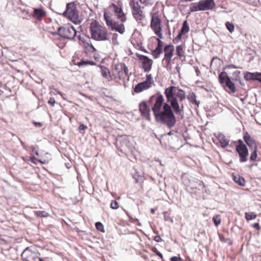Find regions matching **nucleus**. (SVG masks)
I'll use <instances>...</instances> for the list:
<instances>
[{
    "label": "nucleus",
    "instance_id": "nucleus-25",
    "mask_svg": "<svg viewBox=\"0 0 261 261\" xmlns=\"http://www.w3.org/2000/svg\"><path fill=\"white\" fill-rule=\"evenodd\" d=\"M174 96L178 97L180 101H182L186 98V95L185 92L181 89H178L177 91H175V89H173Z\"/></svg>",
    "mask_w": 261,
    "mask_h": 261
},
{
    "label": "nucleus",
    "instance_id": "nucleus-33",
    "mask_svg": "<svg viewBox=\"0 0 261 261\" xmlns=\"http://www.w3.org/2000/svg\"><path fill=\"white\" fill-rule=\"evenodd\" d=\"M257 73H252L250 72H247L245 74L244 77L247 81L250 80H256Z\"/></svg>",
    "mask_w": 261,
    "mask_h": 261
},
{
    "label": "nucleus",
    "instance_id": "nucleus-24",
    "mask_svg": "<svg viewBox=\"0 0 261 261\" xmlns=\"http://www.w3.org/2000/svg\"><path fill=\"white\" fill-rule=\"evenodd\" d=\"M200 2L199 1L198 3H192L191 4L190 7V10L191 12H196L198 11H203Z\"/></svg>",
    "mask_w": 261,
    "mask_h": 261
},
{
    "label": "nucleus",
    "instance_id": "nucleus-54",
    "mask_svg": "<svg viewBox=\"0 0 261 261\" xmlns=\"http://www.w3.org/2000/svg\"><path fill=\"white\" fill-rule=\"evenodd\" d=\"M155 253L156 254L160 256L161 258H163V255L162 254V253L161 252H160L159 251H158L156 249H155Z\"/></svg>",
    "mask_w": 261,
    "mask_h": 261
},
{
    "label": "nucleus",
    "instance_id": "nucleus-30",
    "mask_svg": "<svg viewBox=\"0 0 261 261\" xmlns=\"http://www.w3.org/2000/svg\"><path fill=\"white\" fill-rule=\"evenodd\" d=\"M196 97L195 94L193 92H190L187 96L188 99L190 102L194 103L196 105L198 106L199 102L196 100Z\"/></svg>",
    "mask_w": 261,
    "mask_h": 261
},
{
    "label": "nucleus",
    "instance_id": "nucleus-40",
    "mask_svg": "<svg viewBox=\"0 0 261 261\" xmlns=\"http://www.w3.org/2000/svg\"><path fill=\"white\" fill-rule=\"evenodd\" d=\"M118 34L116 33H114L112 35V43L114 44L117 45L119 44V42L118 41Z\"/></svg>",
    "mask_w": 261,
    "mask_h": 261
},
{
    "label": "nucleus",
    "instance_id": "nucleus-1",
    "mask_svg": "<svg viewBox=\"0 0 261 261\" xmlns=\"http://www.w3.org/2000/svg\"><path fill=\"white\" fill-rule=\"evenodd\" d=\"M163 101L164 98L162 95H157L152 110L156 121L171 128L175 125L176 119L170 105L165 103L162 109Z\"/></svg>",
    "mask_w": 261,
    "mask_h": 261
},
{
    "label": "nucleus",
    "instance_id": "nucleus-61",
    "mask_svg": "<svg viewBox=\"0 0 261 261\" xmlns=\"http://www.w3.org/2000/svg\"><path fill=\"white\" fill-rule=\"evenodd\" d=\"M180 67L178 66V65H177L175 67V69L176 70V71L178 72V73H179V71H180Z\"/></svg>",
    "mask_w": 261,
    "mask_h": 261
},
{
    "label": "nucleus",
    "instance_id": "nucleus-55",
    "mask_svg": "<svg viewBox=\"0 0 261 261\" xmlns=\"http://www.w3.org/2000/svg\"><path fill=\"white\" fill-rule=\"evenodd\" d=\"M151 75H148L146 76V80L145 81H147L148 82H151Z\"/></svg>",
    "mask_w": 261,
    "mask_h": 261
},
{
    "label": "nucleus",
    "instance_id": "nucleus-12",
    "mask_svg": "<svg viewBox=\"0 0 261 261\" xmlns=\"http://www.w3.org/2000/svg\"><path fill=\"white\" fill-rule=\"evenodd\" d=\"M161 21L158 15H153L151 18V28L154 33L160 38H162L161 27Z\"/></svg>",
    "mask_w": 261,
    "mask_h": 261
},
{
    "label": "nucleus",
    "instance_id": "nucleus-15",
    "mask_svg": "<svg viewBox=\"0 0 261 261\" xmlns=\"http://www.w3.org/2000/svg\"><path fill=\"white\" fill-rule=\"evenodd\" d=\"M139 111L143 117L150 120V109L145 101H142L139 104Z\"/></svg>",
    "mask_w": 261,
    "mask_h": 261
},
{
    "label": "nucleus",
    "instance_id": "nucleus-39",
    "mask_svg": "<svg viewBox=\"0 0 261 261\" xmlns=\"http://www.w3.org/2000/svg\"><path fill=\"white\" fill-rule=\"evenodd\" d=\"M213 221L216 226H218L221 223V218L219 215H217L213 218Z\"/></svg>",
    "mask_w": 261,
    "mask_h": 261
},
{
    "label": "nucleus",
    "instance_id": "nucleus-31",
    "mask_svg": "<svg viewBox=\"0 0 261 261\" xmlns=\"http://www.w3.org/2000/svg\"><path fill=\"white\" fill-rule=\"evenodd\" d=\"M77 65L79 66H87V65H91L93 66L96 65V63L93 61H88V60H81L80 62L77 63Z\"/></svg>",
    "mask_w": 261,
    "mask_h": 261
},
{
    "label": "nucleus",
    "instance_id": "nucleus-38",
    "mask_svg": "<svg viewBox=\"0 0 261 261\" xmlns=\"http://www.w3.org/2000/svg\"><path fill=\"white\" fill-rule=\"evenodd\" d=\"M225 26L230 33H232L234 31V25L232 23L227 21Z\"/></svg>",
    "mask_w": 261,
    "mask_h": 261
},
{
    "label": "nucleus",
    "instance_id": "nucleus-13",
    "mask_svg": "<svg viewBox=\"0 0 261 261\" xmlns=\"http://www.w3.org/2000/svg\"><path fill=\"white\" fill-rule=\"evenodd\" d=\"M236 149L240 156V162H246L248 155V150L246 146L244 144H239L236 146Z\"/></svg>",
    "mask_w": 261,
    "mask_h": 261
},
{
    "label": "nucleus",
    "instance_id": "nucleus-51",
    "mask_svg": "<svg viewBox=\"0 0 261 261\" xmlns=\"http://www.w3.org/2000/svg\"><path fill=\"white\" fill-rule=\"evenodd\" d=\"M256 80L259 81L261 83V72L257 73Z\"/></svg>",
    "mask_w": 261,
    "mask_h": 261
},
{
    "label": "nucleus",
    "instance_id": "nucleus-37",
    "mask_svg": "<svg viewBox=\"0 0 261 261\" xmlns=\"http://www.w3.org/2000/svg\"><path fill=\"white\" fill-rule=\"evenodd\" d=\"M253 151L251 152L250 156V160L251 161H255L257 158V147L253 148Z\"/></svg>",
    "mask_w": 261,
    "mask_h": 261
},
{
    "label": "nucleus",
    "instance_id": "nucleus-16",
    "mask_svg": "<svg viewBox=\"0 0 261 261\" xmlns=\"http://www.w3.org/2000/svg\"><path fill=\"white\" fill-rule=\"evenodd\" d=\"M140 60L142 62V67L144 71L146 72L150 71L151 69L153 61L145 56H142Z\"/></svg>",
    "mask_w": 261,
    "mask_h": 261
},
{
    "label": "nucleus",
    "instance_id": "nucleus-50",
    "mask_svg": "<svg viewBox=\"0 0 261 261\" xmlns=\"http://www.w3.org/2000/svg\"><path fill=\"white\" fill-rule=\"evenodd\" d=\"M30 149H32V151H34V152H35V154H36L37 155H39V153H38V151H37V150H36V148H35V146H31L30 147Z\"/></svg>",
    "mask_w": 261,
    "mask_h": 261
},
{
    "label": "nucleus",
    "instance_id": "nucleus-36",
    "mask_svg": "<svg viewBox=\"0 0 261 261\" xmlns=\"http://www.w3.org/2000/svg\"><path fill=\"white\" fill-rule=\"evenodd\" d=\"M189 31V27L188 25L187 24V21H185L183 23L182 27L180 31L181 32V33L185 34L186 33H188Z\"/></svg>",
    "mask_w": 261,
    "mask_h": 261
},
{
    "label": "nucleus",
    "instance_id": "nucleus-11",
    "mask_svg": "<svg viewBox=\"0 0 261 261\" xmlns=\"http://www.w3.org/2000/svg\"><path fill=\"white\" fill-rule=\"evenodd\" d=\"M108 11L113 12L117 19L120 20L121 22L123 23L126 21L125 14L121 7H119L115 4H112L109 6Z\"/></svg>",
    "mask_w": 261,
    "mask_h": 261
},
{
    "label": "nucleus",
    "instance_id": "nucleus-43",
    "mask_svg": "<svg viewBox=\"0 0 261 261\" xmlns=\"http://www.w3.org/2000/svg\"><path fill=\"white\" fill-rule=\"evenodd\" d=\"M87 128V127L83 124H81L79 127V132L82 134H84L85 130Z\"/></svg>",
    "mask_w": 261,
    "mask_h": 261
},
{
    "label": "nucleus",
    "instance_id": "nucleus-46",
    "mask_svg": "<svg viewBox=\"0 0 261 261\" xmlns=\"http://www.w3.org/2000/svg\"><path fill=\"white\" fill-rule=\"evenodd\" d=\"M162 38H160L158 37V38H156V41H158V45L156 48L162 49L163 48V42L161 40V39Z\"/></svg>",
    "mask_w": 261,
    "mask_h": 261
},
{
    "label": "nucleus",
    "instance_id": "nucleus-2",
    "mask_svg": "<svg viewBox=\"0 0 261 261\" xmlns=\"http://www.w3.org/2000/svg\"><path fill=\"white\" fill-rule=\"evenodd\" d=\"M90 31L92 39L98 41H103L108 40V34L107 29L100 25L96 20L90 24Z\"/></svg>",
    "mask_w": 261,
    "mask_h": 261
},
{
    "label": "nucleus",
    "instance_id": "nucleus-52",
    "mask_svg": "<svg viewBox=\"0 0 261 261\" xmlns=\"http://www.w3.org/2000/svg\"><path fill=\"white\" fill-rule=\"evenodd\" d=\"M154 240L155 242H160L162 241V239L161 238V237L159 236H156L154 238Z\"/></svg>",
    "mask_w": 261,
    "mask_h": 261
},
{
    "label": "nucleus",
    "instance_id": "nucleus-23",
    "mask_svg": "<svg viewBox=\"0 0 261 261\" xmlns=\"http://www.w3.org/2000/svg\"><path fill=\"white\" fill-rule=\"evenodd\" d=\"M100 68L102 76L106 78L108 81H111L113 79V77L110 74L109 69L103 66H100Z\"/></svg>",
    "mask_w": 261,
    "mask_h": 261
},
{
    "label": "nucleus",
    "instance_id": "nucleus-62",
    "mask_svg": "<svg viewBox=\"0 0 261 261\" xmlns=\"http://www.w3.org/2000/svg\"><path fill=\"white\" fill-rule=\"evenodd\" d=\"M139 2L142 4H146L147 0H139Z\"/></svg>",
    "mask_w": 261,
    "mask_h": 261
},
{
    "label": "nucleus",
    "instance_id": "nucleus-19",
    "mask_svg": "<svg viewBox=\"0 0 261 261\" xmlns=\"http://www.w3.org/2000/svg\"><path fill=\"white\" fill-rule=\"evenodd\" d=\"M203 11L213 9L215 6L214 0H201L200 1Z\"/></svg>",
    "mask_w": 261,
    "mask_h": 261
},
{
    "label": "nucleus",
    "instance_id": "nucleus-3",
    "mask_svg": "<svg viewBox=\"0 0 261 261\" xmlns=\"http://www.w3.org/2000/svg\"><path fill=\"white\" fill-rule=\"evenodd\" d=\"M115 144L121 152L127 154L133 153L134 150V141L133 139L126 135L118 136L116 138Z\"/></svg>",
    "mask_w": 261,
    "mask_h": 261
},
{
    "label": "nucleus",
    "instance_id": "nucleus-32",
    "mask_svg": "<svg viewBox=\"0 0 261 261\" xmlns=\"http://www.w3.org/2000/svg\"><path fill=\"white\" fill-rule=\"evenodd\" d=\"M176 55L180 58L185 56V51L184 50L183 47L181 45L176 46Z\"/></svg>",
    "mask_w": 261,
    "mask_h": 261
},
{
    "label": "nucleus",
    "instance_id": "nucleus-27",
    "mask_svg": "<svg viewBox=\"0 0 261 261\" xmlns=\"http://www.w3.org/2000/svg\"><path fill=\"white\" fill-rule=\"evenodd\" d=\"M111 15H112L110 11H105L104 13L103 17L106 20V24L108 27L112 24V23L114 22L112 19Z\"/></svg>",
    "mask_w": 261,
    "mask_h": 261
},
{
    "label": "nucleus",
    "instance_id": "nucleus-53",
    "mask_svg": "<svg viewBox=\"0 0 261 261\" xmlns=\"http://www.w3.org/2000/svg\"><path fill=\"white\" fill-rule=\"evenodd\" d=\"M253 227L259 230L260 229V226L259 225V224L257 223H255L253 225Z\"/></svg>",
    "mask_w": 261,
    "mask_h": 261
},
{
    "label": "nucleus",
    "instance_id": "nucleus-49",
    "mask_svg": "<svg viewBox=\"0 0 261 261\" xmlns=\"http://www.w3.org/2000/svg\"><path fill=\"white\" fill-rule=\"evenodd\" d=\"M171 261H181V259L180 257L173 256L171 258Z\"/></svg>",
    "mask_w": 261,
    "mask_h": 261
},
{
    "label": "nucleus",
    "instance_id": "nucleus-7",
    "mask_svg": "<svg viewBox=\"0 0 261 261\" xmlns=\"http://www.w3.org/2000/svg\"><path fill=\"white\" fill-rule=\"evenodd\" d=\"M63 15L74 23H79L80 22L78 12L74 3H70L67 4L66 10L64 12Z\"/></svg>",
    "mask_w": 261,
    "mask_h": 261
},
{
    "label": "nucleus",
    "instance_id": "nucleus-48",
    "mask_svg": "<svg viewBox=\"0 0 261 261\" xmlns=\"http://www.w3.org/2000/svg\"><path fill=\"white\" fill-rule=\"evenodd\" d=\"M123 72L127 75L128 73V69L127 67L124 64V68H123Z\"/></svg>",
    "mask_w": 261,
    "mask_h": 261
},
{
    "label": "nucleus",
    "instance_id": "nucleus-22",
    "mask_svg": "<svg viewBox=\"0 0 261 261\" xmlns=\"http://www.w3.org/2000/svg\"><path fill=\"white\" fill-rule=\"evenodd\" d=\"M244 139L246 144L249 146L253 148L256 147V145L254 140L251 137L249 134L246 132L244 135Z\"/></svg>",
    "mask_w": 261,
    "mask_h": 261
},
{
    "label": "nucleus",
    "instance_id": "nucleus-20",
    "mask_svg": "<svg viewBox=\"0 0 261 261\" xmlns=\"http://www.w3.org/2000/svg\"><path fill=\"white\" fill-rule=\"evenodd\" d=\"M123 68H124V64L120 63L115 65L113 76L115 78L118 77L121 79L123 74Z\"/></svg>",
    "mask_w": 261,
    "mask_h": 261
},
{
    "label": "nucleus",
    "instance_id": "nucleus-29",
    "mask_svg": "<svg viewBox=\"0 0 261 261\" xmlns=\"http://www.w3.org/2000/svg\"><path fill=\"white\" fill-rule=\"evenodd\" d=\"M85 51L86 53H94L96 51V49L92 44L87 43L85 44Z\"/></svg>",
    "mask_w": 261,
    "mask_h": 261
},
{
    "label": "nucleus",
    "instance_id": "nucleus-35",
    "mask_svg": "<svg viewBox=\"0 0 261 261\" xmlns=\"http://www.w3.org/2000/svg\"><path fill=\"white\" fill-rule=\"evenodd\" d=\"M256 218V215L252 212L245 213V218L247 221H250L255 219Z\"/></svg>",
    "mask_w": 261,
    "mask_h": 261
},
{
    "label": "nucleus",
    "instance_id": "nucleus-8",
    "mask_svg": "<svg viewBox=\"0 0 261 261\" xmlns=\"http://www.w3.org/2000/svg\"><path fill=\"white\" fill-rule=\"evenodd\" d=\"M58 33L61 36L69 39H74L77 34L74 27L70 25L59 28Z\"/></svg>",
    "mask_w": 261,
    "mask_h": 261
},
{
    "label": "nucleus",
    "instance_id": "nucleus-44",
    "mask_svg": "<svg viewBox=\"0 0 261 261\" xmlns=\"http://www.w3.org/2000/svg\"><path fill=\"white\" fill-rule=\"evenodd\" d=\"M163 215H164V220L166 221H170L171 223L173 222V219L169 216L167 215V212H164L163 213Z\"/></svg>",
    "mask_w": 261,
    "mask_h": 261
},
{
    "label": "nucleus",
    "instance_id": "nucleus-64",
    "mask_svg": "<svg viewBox=\"0 0 261 261\" xmlns=\"http://www.w3.org/2000/svg\"><path fill=\"white\" fill-rule=\"evenodd\" d=\"M150 212H151V213L152 214H153V213H154V212H155L154 209V208H151V210H150Z\"/></svg>",
    "mask_w": 261,
    "mask_h": 261
},
{
    "label": "nucleus",
    "instance_id": "nucleus-60",
    "mask_svg": "<svg viewBox=\"0 0 261 261\" xmlns=\"http://www.w3.org/2000/svg\"><path fill=\"white\" fill-rule=\"evenodd\" d=\"M57 92H58V94H59L62 97V98H63L64 99H65L64 98V94L63 93H62L60 91H57Z\"/></svg>",
    "mask_w": 261,
    "mask_h": 261
},
{
    "label": "nucleus",
    "instance_id": "nucleus-17",
    "mask_svg": "<svg viewBox=\"0 0 261 261\" xmlns=\"http://www.w3.org/2000/svg\"><path fill=\"white\" fill-rule=\"evenodd\" d=\"M109 27L112 31L118 32L121 34H123L125 32V27L122 22L119 23L117 22H113Z\"/></svg>",
    "mask_w": 261,
    "mask_h": 261
},
{
    "label": "nucleus",
    "instance_id": "nucleus-56",
    "mask_svg": "<svg viewBox=\"0 0 261 261\" xmlns=\"http://www.w3.org/2000/svg\"><path fill=\"white\" fill-rule=\"evenodd\" d=\"M20 141L21 144V145H22V146L23 148L24 149L27 150V147H26V146L25 145L23 141H22L21 140H20Z\"/></svg>",
    "mask_w": 261,
    "mask_h": 261
},
{
    "label": "nucleus",
    "instance_id": "nucleus-21",
    "mask_svg": "<svg viewBox=\"0 0 261 261\" xmlns=\"http://www.w3.org/2000/svg\"><path fill=\"white\" fill-rule=\"evenodd\" d=\"M217 139L222 148H225L228 146L229 140L226 138L224 135L219 134L217 136Z\"/></svg>",
    "mask_w": 261,
    "mask_h": 261
},
{
    "label": "nucleus",
    "instance_id": "nucleus-41",
    "mask_svg": "<svg viewBox=\"0 0 261 261\" xmlns=\"http://www.w3.org/2000/svg\"><path fill=\"white\" fill-rule=\"evenodd\" d=\"M36 214L38 217H46L48 216V213L45 211H37Z\"/></svg>",
    "mask_w": 261,
    "mask_h": 261
},
{
    "label": "nucleus",
    "instance_id": "nucleus-9",
    "mask_svg": "<svg viewBox=\"0 0 261 261\" xmlns=\"http://www.w3.org/2000/svg\"><path fill=\"white\" fill-rule=\"evenodd\" d=\"M38 252L32 251L30 247H27L21 253V257L24 261H42Z\"/></svg>",
    "mask_w": 261,
    "mask_h": 261
},
{
    "label": "nucleus",
    "instance_id": "nucleus-6",
    "mask_svg": "<svg viewBox=\"0 0 261 261\" xmlns=\"http://www.w3.org/2000/svg\"><path fill=\"white\" fill-rule=\"evenodd\" d=\"M129 5L134 18L138 22L142 21L145 18L143 11L144 7L141 6L137 0H130Z\"/></svg>",
    "mask_w": 261,
    "mask_h": 261
},
{
    "label": "nucleus",
    "instance_id": "nucleus-14",
    "mask_svg": "<svg viewBox=\"0 0 261 261\" xmlns=\"http://www.w3.org/2000/svg\"><path fill=\"white\" fill-rule=\"evenodd\" d=\"M174 50V46L171 44L166 45L164 47V58L163 60V62H165L166 66H168L171 62V58L173 55Z\"/></svg>",
    "mask_w": 261,
    "mask_h": 261
},
{
    "label": "nucleus",
    "instance_id": "nucleus-57",
    "mask_svg": "<svg viewBox=\"0 0 261 261\" xmlns=\"http://www.w3.org/2000/svg\"><path fill=\"white\" fill-rule=\"evenodd\" d=\"M194 68H195V71L196 72L197 75H198L199 73H200V72L199 69H198V68L197 67H195Z\"/></svg>",
    "mask_w": 261,
    "mask_h": 261
},
{
    "label": "nucleus",
    "instance_id": "nucleus-28",
    "mask_svg": "<svg viewBox=\"0 0 261 261\" xmlns=\"http://www.w3.org/2000/svg\"><path fill=\"white\" fill-rule=\"evenodd\" d=\"M233 180L236 183H237L240 186H244L245 185V181L244 178L240 175H238L236 176H234Z\"/></svg>",
    "mask_w": 261,
    "mask_h": 261
},
{
    "label": "nucleus",
    "instance_id": "nucleus-63",
    "mask_svg": "<svg viewBox=\"0 0 261 261\" xmlns=\"http://www.w3.org/2000/svg\"><path fill=\"white\" fill-rule=\"evenodd\" d=\"M228 68H237V67L233 65H230L228 66Z\"/></svg>",
    "mask_w": 261,
    "mask_h": 261
},
{
    "label": "nucleus",
    "instance_id": "nucleus-18",
    "mask_svg": "<svg viewBox=\"0 0 261 261\" xmlns=\"http://www.w3.org/2000/svg\"><path fill=\"white\" fill-rule=\"evenodd\" d=\"M151 82L144 81L137 84L134 89V91L136 93H139L142 91L146 90L151 87Z\"/></svg>",
    "mask_w": 261,
    "mask_h": 261
},
{
    "label": "nucleus",
    "instance_id": "nucleus-26",
    "mask_svg": "<svg viewBox=\"0 0 261 261\" xmlns=\"http://www.w3.org/2000/svg\"><path fill=\"white\" fill-rule=\"evenodd\" d=\"M45 15V13L41 9H34L33 16L36 19H40Z\"/></svg>",
    "mask_w": 261,
    "mask_h": 261
},
{
    "label": "nucleus",
    "instance_id": "nucleus-42",
    "mask_svg": "<svg viewBox=\"0 0 261 261\" xmlns=\"http://www.w3.org/2000/svg\"><path fill=\"white\" fill-rule=\"evenodd\" d=\"M95 227L96 229L101 232H104L103 225L101 222H97L95 223Z\"/></svg>",
    "mask_w": 261,
    "mask_h": 261
},
{
    "label": "nucleus",
    "instance_id": "nucleus-34",
    "mask_svg": "<svg viewBox=\"0 0 261 261\" xmlns=\"http://www.w3.org/2000/svg\"><path fill=\"white\" fill-rule=\"evenodd\" d=\"M162 53V49L155 48L154 50L152 51L151 54L154 57V58L156 59L158 58L160 56V55Z\"/></svg>",
    "mask_w": 261,
    "mask_h": 261
},
{
    "label": "nucleus",
    "instance_id": "nucleus-4",
    "mask_svg": "<svg viewBox=\"0 0 261 261\" xmlns=\"http://www.w3.org/2000/svg\"><path fill=\"white\" fill-rule=\"evenodd\" d=\"M176 89V88L174 86H170L169 88H166L165 91V94L168 102L170 103L171 108L172 107L173 108V111L176 114H179L181 110L177 99L174 96L173 89Z\"/></svg>",
    "mask_w": 261,
    "mask_h": 261
},
{
    "label": "nucleus",
    "instance_id": "nucleus-5",
    "mask_svg": "<svg viewBox=\"0 0 261 261\" xmlns=\"http://www.w3.org/2000/svg\"><path fill=\"white\" fill-rule=\"evenodd\" d=\"M176 89V88L174 86H170L169 88H166L165 91V94L168 102L170 103L171 108L172 107L173 108V111L176 114H179L181 110L177 99L174 96L173 89Z\"/></svg>",
    "mask_w": 261,
    "mask_h": 261
},
{
    "label": "nucleus",
    "instance_id": "nucleus-45",
    "mask_svg": "<svg viewBox=\"0 0 261 261\" xmlns=\"http://www.w3.org/2000/svg\"><path fill=\"white\" fill-rule=\"evenodd\" d=\"M111 207L113 209H117L119 207L118 203L115 200L112 201L111 203Z\"/></svg>",
    "mask_w": 261,
    "mask_h": 261
},
{
    "label": "nucleus",
    "instance_id": "nucleus-10",
    "mask_svg": "<svg viewBox=\"0 0 261 261\" xmlns=\"http://www.w3.org/2000/svg\"><path fill=\"white\" fill-rule=\"evenodd\" d=\"M219 82L225 86L229 89V92L234 93L236 92V87L233 83L230 80L227 74L225 72H221L219 75Z\"/></svg>",
    "mask_w": 261,
    "mask_h": 261
},
{
    "label": "nucleus",
    "instance_id": "nucleus-58",
    "mask_svg": "<svg viewBox=\"0 0 261 261\" xmlns=\"http://www.w3.org/2000/svg\"><path fill=\"white\" fill-rule=\"evenodd\" d=\"M34 123L36 126L40 127L42 126V124L40 122H35Z\"/></svg>",
    "mask_w": 261,
    "mask_h": 261
},
{
    "label": "nucleus",
    "instance_id": "nucleus-47",
    "mask_svg": "<svg viewBox=\"0 0 261 261\" xmlns=\"http://www.w3.org/2000/svg\"><path fill=\"white\" fill-rule=\"evenodd\" d=\"M48 103L51 106L54 107L55 106V103H56L55 98L52 97L50 98V99L48 101Z\"/></svg>",
    "mask_w": 261,
    "mask_h": 261
},
{
    "label": "nucleus",
    "instance_id": "nucleus-59",
    "mask_svg": "<svg viewBox=\"0 0 261 261\" xmlns=\"http://www.w3.org/2000/svg\"><path fill=\"white\" fill-rule=\"evenodd\" d=\"M182 34H182V33H181V32H180L178 33V35L177 36V37H176V39H180L181 38V36H182Z\"/></svg>",
    "mask_w": 261,
    "mask_h": 261
}]
</instances>
